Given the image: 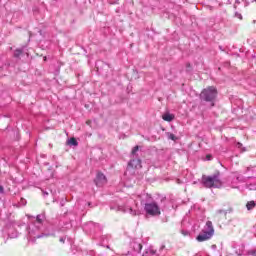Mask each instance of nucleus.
<instances>
[{
  "label": "nucleus",
  "instance_id": "aec40b11",
  "mask_svg": "<svg viewBox=\"0 0 256 256\" xmlns=\"http://www.w3.org/2000/svg\"><path fill=\"white\" fill-rule=\"evenodd\" d=\"M217 214L218 215H224V217H227V210H218Z\"/></svg>",
  "mask_w": 256,
  "mask_h": 256
},
{
  "label": "nucleus",
  "instance_id": "1a4fd4ad",
  "mask_svg": "<svg viewBox=\"0 0 256 256\" xmlns=\"http://www.w3.org/2000/svg\"><path fill=\"white\" fill-rule=\"evenodd\" d=\"M8 237H10V239H17V237H19V232H17L13 227H9Z\"/></svg>",
  "mask_w": 256,
  "mask_h": 256
},
{
  "label": "nucleus",
  "instance_id": "f257e3e1",
  "mask_svg": "<svg viewBox=\"0 0 256 256\" xmlns=\"http://www.w3.org/2000/svg\"><path fill=\"white\" fill-rule=\"evenodd\" d=\"M201 183L206 189H221L223 187L221 173L219 172L210 176L202 175Z\"/></svg>",
  "mask_w": 256,
  "mask_h": 256
},
{
  "label": "nucleus",
  "instance_id": "412c9836",
  "mask_svg": "<svg viewBox=\"0 0 256 256\" xmlns=\"http://www.w3.org/2000/svg\"><path fill=\"white\" fill-rule=\"evenodd\" d=\"M234 17H236L237 19H240V21L243 20V15H241V13L239 12H235Z\"/></svg>",
  "mask_w": 256,
  "mask_h": 256
},
{
  "label": "nucleus",
  "instance_id": "f3484780",
  "mask_svg": "<svg viewBox=\"0 0 256 256\" xmlns=\"http://www.w3.org/2000/svg\"><path fill=\"white\" fill-rule=\"evenodd\" d=\"M255 205L256 204L254 201H250L247 203L246 207H247L248 211H251V209H254Z\"/></svg>",
  "mask_w": 256,
  "mask_h": 256
},
{
  "label": "nucleus",
  "instance_id": "72a5a7b5",
  "mask_svg": "<svg viewBox=\"0 0 256 256\" xmlns=\"http://www.w3.org/2000/svg\"><path fill=\"white\" fill-rule=\"evenodd\" d=\"M43 195H44V197L46 196V195H49V193L48 192H43Z\"/></svg>",
  "mask_w": 256,
  "mask_h": 256
},
{
  "label": "nucleus",
  "instance_id": "ddd939ff",
  "mask_svg": "<svg viewBox=\"0 0 256 256\" xmlns=\"http://www.w3.org/2000/svg\"><path fill=\"white\" fill-rule=\"evenodd\" d=\"M166 136L168 139H170L171 141H177L179 138L177 136H175V134L171 133V132H167Z\"/></svg>",
  "mask_w": 256,
  "mask_h": 256
},
{
  "label": "nucleus",
  "instance_id": "9d476101",
  "mask_svg": "<svg viewBox=\"0 0 256 256\" xmlns=\"http://www.w3.org/2000/svg\"><path fill=\"white\" fill-rule=\"evenodd\" d=\"M132 248L136 253H141V249H143V245L139 242H132Z\"/></svg>",
  "mask_w": 256,
  "mask_h": 256
},
{
  "label": "nucleus",
  "instance_id": "f704fd0d",
  "mask_svg": "<svg viewBox=\"0 0 256 256\" xmlns=\"http://www.w3.org/2000/svg\"><path fill=\"white\" fill-rule=\"evenodd\" d=\"M208 161H211V156H207Z\"/></svg>",
  "mask_w": 256,
  "mask_h": 256
},
{
  "label": "nucleus",
  "instance_id": "7ed1b4c3",
  "mask_svg": "<svg viewBox=\"0 0 256 256\" xmlns=\"http://www.w3.org/2000/svg\"><path fill=\"white\" fill-rule=\"evenodd\" d=\"M217 98V88L210 86L204 89L200 94V99L209 103H213Z\"/></svg>",
  "mask_w": 256,
  "mask_h": 256
},
{
  "label": "nucleus",
  "instance_id": "dca6fc26",
  "mask_svg": "<svg viewBox=\"0 0 256 256\" xmlns=\"http://www.w3.org/2000/svg\"><path fill=\"white\" fill-rule=\"evenodd\" d=\"M139 151V146H135L133 149H132V157H139V154H137V152Z\"/></svg>",
  "mask_w": 256,
  "mask_h": 256
},
{
  "label": "nucleus",
  "instance_id": "6e6552de",
  "mask_svg": "<svg viewBox=\"0 0 256 256\" xmlns=\"http://www.w3.org/2000/svg\"><path fill=\"white\" fill-rule=\"evenodd\" d=\"M128 167H132V169H141V159H139V157H132L128 163Z\"/></svg>",
  "mask_w": 256,
  "mask_h": 256
},
{
  "label": "nucleus",
  "instance_id": "393cba45",
  "mask_svg": "<svg viewBox=\"0 0 256 256\" xmlns=\"http://www.w3.org/2000/svg\"><path fill=\"white\" fill-rule=\"evenodd\" d=\"M247 188L250 189V191H253V189H255V185L250 184L247 186Z\"/></svg>",
  "mask_w": 256,
  "mask_h": 256
},
{
  "label": "nucleus",
  "instance_id": "7c9ffc66",
  "mask_svg": "<svg viewBox=\"0 0 256 256\" xmlns=\"http://www.w3.org/2000/svg\"><path fill=\"white\" fill-rule=\"evenodd\" d=\"M60 205H61V207H64V206H65V201L62 200V201L60 202Z\"/></svg>",
  "mask_w": 256,
  "mask_h": 256
},
{
  "label": "nucleus",
  "instance_id": "f8f14e48",
  "mask_svg": "<svg viewBox=\"0 0 256 256\" xmlns=\"http://www.w3.org/2000/svg\"><path fill=\"white\" fill-rule=\"evenodd\" d=\"M13 57L15 59H21V57H23V49H16L14 51Z\"/></svg>",
  "mask_w": 256,
  "mask_h": 256
},
{
  "label": "nucleus",
  "instance_id": "c85d7f7f",
  "mask_svg": "<svg viewBox=\"0 0 256 256\" xmlns=\"http://www.w3.org/2000/svg\"><path fill=\"white\" fill-rule=\"evenodd\" d=\"M182 235H185V236L189 235V231L182 230Z\"/></svg>",
  "mask_w": 256,
  "mask_h": 256
},
{
  "label": "nucleus",
  "instance_id": "bb28decb",
  "mask_svg": "<svg viewBox=\"0 0 256 256\" xmlns=\"http://www.w3.org/2000/svg\"><path fill=\"white\" fill-rule=\"evenodd\" d=\"M3 193H5V188H3V186H0V194L3 195Z\"/></svg>",
  "mask_w": 256,
  "mask_h": 256
},
{
  "label": "nucleus",
  "instance_id": "4be33fe9",
  "mask_svg": "<svg viewBox=\"0 0 256 256\" xmlns=\"http://www.w3.org/2000/svg\"><path fill=\"white\" fill-rule=\"evenodd\" d=\"M248 255H250V256H256V248L249 250V251H248Z\"/></svg>",
  "mask_w": 256,
  "mask_h": 256
},
{
  "label": "nucleus",
  "instance_id": "c756f323",
  "mask_svg": "<svg viewBox=\"0 0 256 256\" xmlns=\"http://www.w3.org/2000/svg\"><path fill=\"white\" fill-rule=\"evenodd\" d=\"M65 229H71V223H67Z\"/></svg>",
  "mask_w": 256,
  "mask_h": 256
},
{
  "label": "nucleus",
  "instance_id": "39448f33",
  "mask_svg": "<svg viewBox=\"0 0 256 256\" xmlns=\"http://www.w3.org/2000/svg\"><path fill=\"white\" fill-rule=\"evenodd\" d=\"M94 183L96 187H103V185L107 184V176H105L103 172H98L96 174V178L94 179Z\"/></svg>",
  "mask_w": 256,
  "mask_h": 256
},
{
  "label": "nucleus",
  "instance_id": "473e14b6",
  "mask_svg": "<svg viewBox=\"0 0 256 256\" xmlns=\"http://www.w3.org/2000/svg\"><path fill=\"white\" fill-rule=\"evenodd\" d=\"M60 243H65V238H60Z\"/></svg>",
  "mask_w": 256,
  "mask_h": 256
},
{
  "label": "nucleus",
  "instance_id": "2eb2a0df",
  "mask_svg": "<svg viewBox=\"0 0 256 256\" xmlns=\"http://www.w3.org/2000/svg\"><path fill=\"white\" fill-rule=\"evenodd\" d=\"M45 219V215H43V214H39V215H37V217H36V221H37V223L39 224V225H41V223H43V220Z\"/></svg>",
  "mask_w": 256,
  "mask_h": 256
},
{
  "label": "nucleus",
  "instance_id": "f03ea898",
  "mask_svg": "<svg viewBox=\"0 0 256 256\" xmlns=\"http://www.w3.org/2000/svg\"><path fill=\"white\" fill-rule=\"evenodd\" d=\"M215 235V228H213V222L207 221L201 233L196 237L199 243H203V241H209L211 237Z\"/></svg>",
  "mask_w": 256,
  "mask_h": 256
},
{
  "label": "nucleus",
  "instance_id": "a878e982",
  "mask_svg": "<svg viewBox=\"0 0 256 256\" xmlns=\"http://www.w3.org/2000/svg\"><path fill=\"white\" fill-rule=\"evenodd\" d=\"M241 2L239 0H236L235 1V4H234V9H237V5H239Z\"/></svg>",
  "mask_w": 256,
  "mask_h": 256
},
{
  "label": "nucleus",
  "instance_id": "2f4dec72",
  "mask_svg": "<svg viewBox=\"0 0 256 256\" xmlns=\"http://www.w3.org/2000/svg\"><path fill=\"white\" fill-rule=\"evenodd\" d=\"M29 235L30 237H33V232L31 231V228H29Z\"/></svg>",
  "mask_w": 256,
  "mask_h": 256
},
{
  "label": "nucleus",
  "instance_id": "cd10ccee",
  "mask_svg": "<svg viewBox=\"0 0 256 256\" xmlns=\"http://www.w3.org/2000/svg\"><path fill=\"white\" fill-rule=\"evenodd\" d=\"M186 67H187V71H191V64L190 63H187Z\"/></svg>",
  "mask_w": 256,
  "mask_h": 256
},
{
  "label": "nucleus",
  "instance_id": "c9c22d12",
  "mask_svg": "<svg viewBox=\"0 0 256 256\" xmlns=\"http://www.w3.org/2000/svg\"><path fill=\"white\" fill-rule=\"evenodd\" d=\"M246 171H251V168L248 167V168L246 169Z\"/></svg>",
  "mask_w": 256,
  "mask_h": 256
},
{
  "label": "nucleus",
  "instance_id": "0eeeda50",
  "mask_svg": "<svg viewBox=\"0 0 256 256\" xmlns=\"http://www.w3.org/2000/svg\"><path fill=\"white\" fill-rule=\"evenodd\" d=\"M117 211H121L122 213H129L130 215H133V217H135V215H139V211L133 209L131 206H118Z\"/></svg>",
  "mask_w": 256,
  "mask_h": 256
},
{
  "label": "nucleus",
  "instance_id": "9b49d317",
  "mask_svg": "<svg viewBox=\"0 0 256 256\" xmlns=\"http://www.w3.org/2000/svg\"><path fill=\"white\" fill-rule=\"evenodd\" d=\"M162 119L164 121H168L169 123H171V121H173V119H175V115H173L171 113H165L164 115H162Z\"/></svg>",
  "mask_w": 256,
  "mask_h": 256
},
{
  "label": "nucleus",
  "instance_id": "20e7f679",
  "mask_svg": "<svg viewBox=\"0 0 256 256\" xmlns=\"http://www.w3.org/2000/svg\"><path fill=\"white\" fill-rule=\"evenodd\" d=\"M144 211L147 217H159L161 215V207L155 201L146 204Z\"/></svg>",
  "mask_w": 256,
  "mask_h": 256
},
{
  "label": "nucleus",
  "instance_id": "5701e85b",
  "mask_svg": "<svg viewBox=\"0 0 256 256\" xmlns=\"http://www.w3.org/2000/svg\"><path fill=\"white\" fill-rule=\"evenodd\" d=\"M87 227H99V224H95L94 222H89Z\"/></svg>",
  "mask_w": 256,
  "mask_h": 256
},
{
  "label": "nucleus",
  "instance_id": "6ab92c4d",
  "mask_svg": "<svg viewBox=\"0 0 256 256\" xmlns=\"http://www.w3.org/2000/svg\"><path fill=\"white\" fill-rule=\"evenodd\" d=\"M49 235H51V234H38V235H36V236H34V239H41V237H49Z\"/></svg>",
  "mask_w": 256,
  "mask_h": 256
},
{
  "label": "nucleus",
  "instance_id": "4468645a",
  "mask_svg": "<svg viewBox=\"0 0 256 256\" xmlns=\"http://www.w3.org/2000/svg\"><path fill=\"white\" fill-rule=\"evenodd\" d=\"M68 144L73 145V147H77L79 145V142H77V139H75V138H70L68 140Z\"/></svg>",
  "mask_w": 256,
  "mask_h": 256
},
{
  "label": "nucleus",
  "instance_id": "b1692460",
  "mask_svg": "<svg viewBox=\"0 0 256 256\" xmlns=\"http://www.w3.org/2000/svg\"><path fill=\"white\" fill-rule=\"evenodd\" d=\"M236 147H237V149H241L243 147V144L240 142H237Z\"/></svg>",
  "mask_w": 256,
  "mask_h": 256
},
{
  "label": "nucleus",
  "instance_id": "423d86ee",
  "mask_svg": "<svg viewBox=\"0 0 256 256\" xmlns=\"http://www.w3.org/2000/svg\"><path fill=\"white\" fill-rule=\"evenodd\" d=\"M138 198L140 200L141 205H143L144 207L153 202V196H151V194L143 193L140 196H138Z\"/></svg>",
  "mask_w": 256,
  "mask_h": 256
},
{
  "label": "nucleus",
  "instance_id": "e433bc0d",
  "mask_svg": "<svg viewBox=\"0 0 256 256\" xmlns=\"http://www.w3.org/2000/svg\"><path fill=\"white\" fill-rule=\"evenodd\" d=\"M161 250H163V249H165V246H161V248H160Z\"/></svg>",
  "mask_w": 256,
  "mask_h": 256
},
{
  "label": "nucleus",
  "instance_id": "a211bd4d",
  "mask_svg": "<svg viewBox=\"0 0 256 256\" xmlns=\"http://www.w3.org/2000/svg\"><path fill=\"white\" fill-rule=\"evenodd\" d=\"M147 255L149 256H154L157 255V251L153 250V249H149L148 251H146Z\"/></svg>",
  "mask_w": 256,
  "mask_h": 256
},
{
  "label": "nucleus",
  "instance_id": "4c0bfd02",
  "mask_svg": "<svg viewBox=\"0 0 256 256\" xmlns=\"http://www.w3.org/2000/svg\"><path fill=\"white\" fill-rule=\"evenodd\" d=\"M215 104L214 103H212V107L214 106Z\"/></svg>",
  "mask_w": 256,
  "mask_h": 256
}]
</instances>
